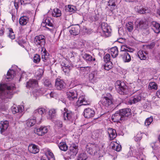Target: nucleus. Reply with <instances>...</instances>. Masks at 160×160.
I'll return each instance as SVG.
<instances>
[{
	"label": "nucleus",
	"instance_id": "obj_25",
	"mask_svg": "<svg viewBox=\"0 0 160 160\" xmlns=\"http://www.w3.org/2000/svg\"><path fill=\"white\" fill-rule=\"evenodd\" d=\"M98 78H99V76L98 72L97 71H94L89 75V79L91 82L96 81Z\"/></svg>",
	"mask_w": 160,
	"mask_h": 160
},
{
	"label": "nucleus",
	"instance_id": "obj_41",
	"mask_svg": "<svg viewBox=\"0 0 160 160\" xmlns=\"http://www.w3.org/2000/svg\"><path fill=\"white\" fill-rule=\"evenodd\" d=\"M105 63L103 65L104 68L105 70L108 71L112 67V62H105Z\"/></svg>",
	"mask_w": 160,
	"mask_h": 160
},
{
	"label": "nucleus",
	"instance_id": "obj_11",
	"mask_svg": "<svg viewBox=\"0 0 160 160\" xmlns=\"http://www.w3.org/2000/svg\"><path fill=\"white\" fill-rule=\"evenodd\" d=\"M84 95H82L79 97L78 100L75 102V105L78 107H80L82 105H88V102L86 100Z\"/></svg>",
	"mask_w": 160,
	"mask_h": 160
},
{
	"label": "nucleus",
	"instance_id": "obj_43",
	"mask_svg": "<svg viewBox=\"0 0 160 160\" xmlns=\"http://www.w3.org/2000/svg\"><path fill=\"white\" fill-rule=\"evenodd\" d=\"M148 88L150 89H154L156 90L158 88V86L156 83L154 82H150L148 85Z\"/></svg>",
	"mask_w": 160,
	"mask_h": 160
},
{
	"label": "nucleus",
	"instance_id": "obj_34",
	"mask_svg": "<svg viewBox=\"0 0 160 160\" xmlns=\"http://www.w3.org/2000/svg\"><path fill=\"white\" fill-rule=\"evenodd\" d=\"M52 16L54 17H58L61 16V11L58 8H55L53 9L52 13Z\"/></svg>",
	"mask_w": 160,
	"mask_h": 160
},
{
	"label": "nucleus",
	"instance_id": "obj_37",
	"mask_svg": "<svg viewBox=\"0 0 160 160\" xmlns=\"http://www.w3.org/2000/svg\"><path fill=\"white\" fill-rule=\"evenodd\" d=\"M46 112V109L43 108H38L35 110L34 112V115L36 116L38 114L40 115H42L44 114Z\"/></svg>",
	"mask_w": 160,
	"mask_h": 160
},
{
	"label": "nucleus",
	"instance_id": "obj_53",
	"mask_svg": "<svg viewBox=\"0 0 160 160\" xmlns=\"http://www.w3.org/2000/svg\"><path fill=\"white\" fill-rule=\"evenodd\" d=\"M112 148L118 152L120 151L122 149L121 145L117 144L116 145H114L113 146H112Z\"/></svg>",
	"mask_w": 160,
	"mask_h": 160
},
{
	"label": "nucleus",
	"instance_id": "obj_5",
	"mask_svg": "<svg viewBox=\"0 0 160 160\" xmlns=\"http://www.w3.org/2000/svg\"><path fill=\"white\" fill-rule=\"evenodd\" d=\"M34 44L38 47H41L42 49L45 48L44 47L46 43V38L42 35H40L35 37L34 40Z\"/></svg>",
	"mask_w": 160,
	"mask_h": 160
},
{
	"label": "nucleus",
	"instance_id": "obj_56",
	"mask_svg": "<svg viewBox=\"0 0 160 160\" xmlns=\"http://www.w3.org/2000/svg\"><path fill=\"white\" fill-rule=\"evenodd\" d=\"M90 19L93 22L98 20V15L96 14H94L91 16L90 18Z\"/></svg>",
	"mask_w": 160,
	"mask_h": 160
},
{
	"label": "nucleus",
	"instance_id": "obj_27",
	"mask_svg": "<svg viewBox=\"0 0 160 160\" xmlns=\"http://www.w3.org/2000/svg\"><path fill=\"white\" fill-rule=\"evenodd\" d=\"M110 52L112 58H116L118 53V48L116 46L111 48L110 49Z\"/></svg>",
	"mask_w": 160,
	"mask_h": 160
},
{
	"label": "nucleus",
	"instance_id": "obj_26",
	"mask_svg": "<svg viewBox=\"0 0 160 160\" xmlns=\"http://www.w3.org/2000/svg\"><path fill=\"white\" fill-rule=\"evenodd\" d=\"M108 6L106 9H109L110 11L112 12L113 10L115 9L116 7V4L115 3V0H109L108 2Z\"/></svg>",
	"mask_w": 160,
	"mask_h": 160
},
{
	"label": "nucleus",
	"instance_id": "obj_45",
	"mask_svg": "<svg viewBox=\"0 0 160 160\" xmlns=\"http://www.w3.org/2000/svg\"><path fill=\"white\" fill-rule=\"evenodd\" d=\"M52 20L49 18H48L46 19L44 21H43V23H45L46 25H48L49 26L52 27L53 25L52 23Z\"/></svg>",
	"mask_w": 160,
	"mask_h": 160
},
{
	"label": "nucleus",
	"instance_id": "obj_48",
	"mask_svg": "<svg viewBox=\"0 0 160 160\" xmlns=\"http://www.w3.org/2000/svg\"><path fill=\"white\" fill-rule=\"evenodd\" d=\"M153 120L152 117H150L147 118L145 122V125L146 126H148L152 122Z\"/></svg>",
	"mask_w": 160,
	"mask_h": 160
},
{
	"label": "nucleus",
	"instance_id": "obj_30",
	"mask_svg": "<svg viewBox=\"0 0 160 160\" xmlns=\"http://www.w3.org/2000/svg\"><path fill=\"white\" fill-rule=\"evenodd\" d=\"M83 58L88 63L92 61H95L96 60L94 58H93L91 55L87 53L84 54L83 55Z\"/></svg>",
	"mask_w": 160,
	"mask_h": 160
},
{
	"label": "nucleus",
	"instance_id": "obj_32",
	"mask_svg": "<svg viewBox=\"0 0 160 160\" xmlns=\"http://www.w3.org/2000/svg\"><path fill=\"white\" fill-rule=\"evenodd\" d=\"M61 66L66 68H72V64L69 60L65 59L63 61Z\"/></svg>",
	"mask_w": 160,
	"mask_h": 160
},
{
	"label": "nucleus",
	"instance_id": "obj_59",
	"mask_svg": "<svg viewBox=\"0 0 160 160\" xmlns=\"http://www.w3.org/2000/svg\"><path fill=\"white\" fill-rule=\"evenodd\" d=\"M147 9L144 8H141L138 10V12L141 14H144L147 12Z\"/></svg>",
	"mask_w": 160,
	"mask_h": 160
},
{
	"label": "nucleus",
	"instance_id": "obj_12",
	"mask_svg": "<svg viewBox=\"0 0 160 160\" xmlns=\"http://www.w3.org/2000/svg\"><path fill=\"white\" fill-rule=\"evenodd\" d=\"M48 131V129L46 127L42 126L37 128L36 130H35V132L38 135L42 136L47 133Z\"/></svg>",
	"mask_w": 160,
	"mask_h": 160
},
{
	"label": "nucleus",
	"instance_id": "obj_49",
	"mask_svg": "<svg viewBox=\"0 0 160 160\" xmlns=\"http://www.w3.org/2000/svg\"><path fill=\"white\" fill-rule=\"evenodd\" d=\"M45 155H47L50 158V160H55V158L53 153L50 150L48 151Z\"/></svg>",
	"mask_w": 160,
	"mask_h": 160
},
{
	"label": "nucleus",
	"instance_id": "obj_7",
	"mask_svg": "<svg viewBox=\"0 0 160 160\" xmlns=\"http://www.w3.org/2000/svg\"><path fill=\"white\" fill-rule=\"evenodd\" d=\"M86 148L87 152L91 155L95 154L99 150L98 145L95 143H88Z\"/></svg>",
	"mask_w": 160,
	"mask_h": 160
},
{
	"label": "nucleus",
	"instance_id": "obj_24",
	"mask_svg": "<svg viewBox=\"0 0 160 160\" xmlns=\"http://www.w3.org/2000/svg\"><path fill=\"white\" fill-rule=\"evenodd\" d=\"M152 29L155 32L159 33L160 32V24L156 22H152Z\"/></svg>",
	"mask_w": 160,
	"mask_h": 160
},
{
	"label": "nucleus",
	"instance_id": "obj_3",
	"mask_svg": "<svg viewBox=\"0 0 160 160\" xmlns=\"http://www.w3.org/2000/svg\"><path fill=\"white\" fill-rule=\"evenodd\" d=\"M111 31L110 26L107 23L102 22L98 30V32L101 36L107 38L111 36Z\"/></svg>",
	"mask_w": 160,
	"mask_h": 160
},
{
	"label": "nucleus",
	"instance_id": "obj_51",
	"mask_svg": "<svg viewBox=\"0 0 160 160\" xmlns=\"http://www.w3.org/2000/svg\"><path fill=\"white\" fill-rule=\"evenodd\" d=\"M103 58L105 62H111L110 61V56L109 54H106L104 56Z\"/></svg>",
	"mask_w": 160,
	"mask_h": 160
},
{
	"label": "nucleus",
	"instance_id": "obj_28",
	"mask_svg": "<svg viewBox=\"0 0 160 160\" xmlns=\"http://www.w3.org/2000/svg\"><path fill=\"white\" fill-rule=\"evenodd\" d=\"M80 28L78 26H75L72 27L71 29L69 30V32L71 35H78L80 32Z\"/></svg>",
	"mask_w": 160,
	"mask_h": 160
},
{
	"label": "nucleus",
	"instance_id": "obj_42",
	"mask_svg": "<svg viewBox=\"0 0 160 160\" xmlns=\"http://www.w3.org/2000/svg\"><path fill=\"white\" fill-rule=\"evenodd\" d=\"M133 23L131 22H129L126 24V28L129 32H131L133 29Z\"/></svg>",
	"mask_w": 160,
	"mask_h": 160
},
{
	"label": "nucleus",
	"instance_id": "obj_31",
	"mask_svg": "<svg viewBox=\"0 0 160 160\" xmlns=\"http://www.w3.org/2000/svg\"><path fill=\"white\" fill-rule=\"evenodd\" d=\"M29 20V18L26 16L21 17L19 19V23L22 26L26 25Z\"/></svg>",
	"mask_w": 160,
	"mask_h": 160
},
{
	"label": "nucleus",
	"instance_id": "obj_13",
	"mask_svg": "<svg viewBox=\"0 0 160 160\" xmlns=\"http://www.w3.org/2000/svg\"><path fill=\"white\" fill-rule=\"evenodd\" d=\"M95 113V112L93 110L88 108L84 110V115L85 118H90L94 116Z\"/></svg>",
	"mask_w": 160,
	"mask_h": 160
},
{
	"label": "nucleus",
	"instance_id": "obj_35",
	"mask_svg": "<svg viewBox=\"0 0 160 160\" xmlns=\"http://www.w3.org/2000/svg\"><path fill=\"white\" fill-rule=\"evenodd\" d=\"M59 149L64 151H67L68 148V147L66 144V142H62L58 145Z\"/></svg>",
	"mask_w": 160,
	"mask_h": 160
},
{
	"label": "nucleus",
	"instance_id": "obj_14",
	"mask_svg": "<svg viewBox=\"0 0 160 160\" xmlns=\"http://www.w3.org/2000/svg\"><path fill=\"white\" fill-rule=\"evenodd\" d=\"M65 83L63 80L59 79L56 80L55 87L58 90H62L65 87Z\"/></svg>",
	"mask_w": 160,
	"mask_h": 160
},
{
	"label": "nucleus",
	"instance_id": "obj_39",
	"mask_svg": "<svg viewBox=\"0 0 160 160\" xmlns=\"http://www.w3.org/2000/svg\"><path fill=\"white\" fill-rule=\"evenodd\" d=\"M15 75V71L13 70L9 69L7 72V78H13Z\"/></svg>",
	"mask_w": 160,
	"mask_h": 160
},
{
	"label": "nucleus",
	"instance_id": "obj_20",
	"mask_svg": "<svg viewBox=\"0 0 160 160\" xmlns=\"http://www.w3.org/2000/svg\"><path fill=\"white\" fill-rule=\"evenodd\" d=\"M28 150L30 152L34 154L38 153L39 151L38 146L33 144L28 146Z\"/></svg>",
	"mask_w": 160,
	"mask_h": 160
},
{
	"label": "nucleus",
	"instance_id": "obj_64",
	"mask_svg": "<svg viewBox=\"0 0 160 160\" xmlns=\"http://www.w3.org/2000/svg\"><path fill=\"white\" fill-rule=\"evenodd\" d=\"M41 160H50V158L47 155H45L42 157Z\"/></svg>",
	"mask_w": 160,
	"mask_h": 160
},
{
	"label": "nucleus",
	"instance_id": "obj_29",
	"mask_svg": "<svg viewBox=\"0 0 160 160\" xmlns=\"http://www.w3.org/2000/svg\"><path fill=\"white\" fill-rule=\"evenodd\" d=\"M56 115V111L55 109H52L50 110L48 112L47 115V118L48 119L51 120L54 118Z\"/></svg>",
	"mask_w": 160,
	"mask_h": 160
},
{
	"label": "nucleus",
	"instance_id": "obj_57",
	"mask_svg": "<svg viewBox=\"0 0 160 160\" xmlns=\"http://www.w3.org/2000/svg\"><path fill=\"white\" fill-rule=\"evenodd\" d=\"M32 1V0H20L21 5L30 4Z\"/></svg>",
	"mask_w": 160,
	"mask_h": 160
},
{
	"label": "nucleus",
	"instance_id": "obj_4",
	"mask_svg": "<svg viewBox=\"0 0 160 160\" xmlns=\"http://www.w3.org/2000/svg\"><path fill=\"white\" fill-rule=\"evenodd\" d=\"M116 89L118 93L121 95H127L129 92L128 87L123 82L117 81L115 83Z\"/></svg>",
	"mask_w": 160,
	"mask_h": 160
},
{
	"label": "nucleus",
	"instance_id": "obj_33",
	"mask_svg": "<svg viewBox=\"0 0 160 160\" xmlns=\"http://www.w3.org/2000/svg\"><path fill=\"white\" fill-rule=\"evenodd\" d=\"M159 144L157 142H152L150 144V146L154 152H156L160 150V147L159 145Z\"/></svg>",
	"mask_w": 160,
	"mask_h": 160
},
{
	"label": "nucleus",
	"instance_id": "obj_19",
	"mask_svg": "<svg viewBox=\"0 0 160 160\" xmlns=\"http://www.w3.org/2000/svg\"><path fill=\"white\" fill-rule=\"evenodd\" d=\"M141 95L140 94L135 95L130 98L128 101V102L131 104H135L140 102L141 100Z\"/></svg>",
	"mask_w": 160,
	"mask_h": 160
},
{
	"label": "nucleus",
	"instance_id": "obj_54",
	"mask_svg": "<svg viewBox=\"0 0 160 160\" xmlns=\"http://www.w3.org/2000/svg\"><path fill=\"white\" fill-rule=\"evenodd\" d=\"M102 133L100 132L96 131L93 134V136L95 138H100L101 136Z\"/></svg>",
	"mask_w": 160,
	"mask_h": 160
},
{
	"label": "nucleus",
	"instance_id": "obj_1",
	"mask_svg": "<svg viewBox=\"0 0 160 160\" xmlns=\"http://www.w3.org/2000/svg\"><path fill=\"white\" fill-rule=\"evenodd\" d=\"M15 88L14 84H0V97L2 99L11 98L13 94V91Z\"/></svg>",
	"mask_w": 160,
	"mask_h": 160
},
{
	"label": "nucleus",
	"instance_id": "obj_63",
	"mask_svg": "<svg viewBox=\"0 0 160 160\" xmlns=\"http://www.w3.org/2000/svg\"><path fill=\"white\" fill-rule=\"evenodd\" d=\"M155 45V42H152L150 43V44L148 45L147 46V47L149 48L152 49L154 47Z\"/></svg>",
	"mask_w": 160,
	"mask_h": 160
},
{
	"label": "nucleus",
	"instance_id": "obj_15",
	"mask_svg": "<svg viewBox=\"0 0 160 160\" xmlns=\"http://www.w3.org/2000/svg\"><path fill=\"white\" fill-rule=\"evenodd\" d=\"M9 126V122L8 121L5 120L1 121L0 123V128L1 129V133L3 134L8 128Z\"/></svg>",
	"mask_w": 160,
	"mask_h": 160
},
{
	"label": "nucleus",
	"instance_id": "obj_16",
	"mask_svg": "<svg viewBox=\"0 0 160 160\" xmlns=\"http://www.w3.org/2000/svg\"><path fill=\"white\" fill-rule=\"evenodd\" d=\"M38 86V81L35 79H30L27 82L26 87L27 88H34Z\"/></svg>",
	"mask_w": 160,
	"mask_h": 160
},
{
	"label": "nucleus",
	"instance_id": "obj_21",
	"mask_svg": "<svg viewBox=\"0 0 160 160\" xmlns=\"http://www.w3.org/2000/svg\"><path fill=\"white\" fill-rule=\"evenodd\" d=\"M108 133L110 140H113L117 136L116 130L112 128H109L108 129Z\"/></svg>",
	"mask_w": 160,
	"mask_h": 160
},
{
	"label": "nucleus",
	"instance_id": "obj_36",
	"mask_svg": "<svg viewBox=\"0 0 160 160\" xmlns=\"http://www.w3.org/2000/svg\"><path fill=\"white\" fill-rule=\"evenodd\" d=\"M12 112L14 114L18 112H21L23 110L22 106H18L16 107H13L12 108Z\"/></svg>",
	"mask_w": 160,
	"mask_h": 160
},
{
	"label": "nucleus",
	"instance_id": "obj_8",
	"mask_svg": "<svg viewBox=\"0 0 160 160\" xmlns=\"http://www.w3.org/2000/svg\"><path fill=\"white\" fill-rule=\"evenodd\" d=\"M123 121L128 120L131 115V110L128 108H125L119 110Z\"/></svg>",
	"mask_w": 160,
	"mask_h": 160
},
{
	"label": "nucleus",
	"instance_id": "obj_10",
	"mask_svg": "<svg viewBox=\"0 0 160 160\" xmlns=\"http://www.w3.org/2000/svg\"><path fill=\"white\" fill-rule=\"evenodd\" d=\"M67 98L72 103L74 104L75 101L77 98V94L76 91L71 90L67 92L66 93Z\"/></svg>",
	"mask_w": 160,
	"mask_h": 160
},
{
	"label": "nucleus",
	"instance_id": "obj_22",
	"mask_svg": "<svg viewBox=\"0 0 160 160\" xmlns=\"http://www.w3.org/2000/svg\"><path fill=\"white\" fill-rule=\"evenodd\" d=\"M42 59L44 62L49 61V59L48 57V53L45 48H43L41 51Z\"/></svg>",
	"mask_w": 160,
	"mask_h": 160
},
{
	"label": "nucleus",
	"instance_id": "obj_60",
	"mask_svg": "<svg viewBox=\"0 0 160 160\" xmlns=\"http://www.w3.org/2000/svg\"><path fill=\"white\" fill-rule=\"evenodd\" d=\"M20 2L19 0H15L14 3V6L17 9V11L19 8V5Z\"/></svg>",
	"mask_w": 160,
	"mask_h": 160
},
{
	"label": "nucleus",
	"instance_id": "obj_52",
	"mask_svg": "<svg viewBox=\"0 0 160 160\" xmlns=\"http://www.w3.org/2000/svg\"><path fill=\"white\" fill-rule=\"evenodd\" d=\"M44 84L46 87H52L51 82L49 79H45L44 82Z\"/></svg>",
	"mask_w": 160,
	"mask_h": 160
},
{
	"label": "nucleus",
	"instance_id": "obj_17",
	"mask_svg": "<svg viewBox=\"0 0 160 160\" xmlns=\"http://www.w3.org/2000/svg\"><path fill=\"white\" fill-rule=\"evenodd\" d=\"M112 120L114 122H119L120 121H123L119 110L116 112L114 114L112 115Z\"/></svg>",
	"mask_w": 160,
	"mask_h": 160
},
{
	"label": "nucleus",
	"instance_id": "obj_6",
	"mask_svg": "<svg viewBox=\"0 0 160 160\" xmlns=\"http://www.w3.org/2000/svg\"><path fill=\"white\" fill-rule=\"evenodd\" d=\"M61 110L64 120L72 122L75 119L74 115L71 111L68 110L66 108Z\"/></svg>",
	"mask_w": 160,
	"mask_h": 160
},
{
	"label": "nucleus",
	"instance_id": "obj_44",
	"mask_svg": "<svg viewBox=\"0 0 160 160\" xmlns=\"http://www.w3.org/2000/svg\"><path fill=\"white\" fill-rule=\"evenodd\" d=\"M8 37L11 39H14L15 38V35L13 32L12 29L11 28L9 29Z\"/></svg>",
	"mask_w": 160,
	"mask_h": 160
},
{
	"label": "nucleus",
	"instance_id": "obj_58",
	"mask_svg": "<svg viewBox=\"0 0 160 160\" xmlns=\"http://www.w3.org/2000/svg\"><path fill=\"white\" fill-rule=\"evenodd\" d=\"M142 138V135L141 133H138L135 137V140L136 141H140Z\"/></svg>",
	"mask_w": 160,
	"mask_h": 160
},
{
	"label": "nucleus",
	"instance_id": "obj_61",
	"mask_svg": "<svg viewBox=\"0 0 160 160\" xmlns=\"http://www.w3.org/2000/svg\"><path fill=\"white\" fill-rule=\"evenodd\" d=\"M72 7L71 5H68V7L66 8L67 10L70 12L74 11V9Z\"/></svg>",
	"mask_w": 160,
	"mask_h": 160
},
{
	"label": "nucleus",
	"instance_id": "obj_62",
	"mask_svg": "<svg viewBox=\"0 0 160 160\" xmlns=\"http://www.w3.org/2000/svg\"><path fill=\"white\" fill-rule=\"evenodd\" d=\"M18 44L20 45L22 47L24 48V45L25 43V41H24L23 40H21L20 41H19L18 42Z\"/></svg>",
	"mask_w": 160,
	"mask_h": 160
},
{
	"label": "nucleus",
	"instance_id": "obj_50",
	"mask_svg": "<svg viewBox=\"0 0 160 160\" xmlns=\"http://www.w3.org/2000/svg\"><path fill=\"white\" fill-rule=\"evenodd\" d=\"M41 60L40 56L39 55L36 54L33 57V62H34L38 63Z\"/></svg>",
	"mask_w": 160,
	"mask_h": 160
},
{
	"label": "nucleus",
	"instance_id": "obj_2",
	"mask_svg": "<svg viewBox=\"0 0 160 160\" xmlns=\"http://www.w3.org/2000/svg\"><path fill=\"white\" fill-rule=\"evenodd\" d=\"M114 101L112 95L110 93H107L102 95L99 103L105 108L109 109L113 106Z\"/></svg>",
	"mask_w": 160,
	"mask_h": 160
},
{
	"label": "nucleus",
	"instance_id": "obj_47",
	"mask_svg": "<svg viewBox=\"0 0 160 160\" xmlns=\"http://www.w3.org/2000/svg\"><path fill=\"white\" fill-rule=\"evenodd\" d=\"M37 119V118L36 117L35 119H30L29 120L28 122V125L30 127L33 126L36 123Z\"/></svg>",
	"mask_w": 160,
	"mask_h": 160
},
{
	"label": "nucleus",
	"instance_id": "obj_9",
	"mask_svg": "<svg viewBox=\"0 0 160 160\" xmlns=\"http://www.w3.org/2000/svg\"><path fill=\"white\" fill-rule=\"evenodd\" d=\"M78 152V147L74 145L69 147L68 151L67 153L68 157L70 158H73L77 154Z\"/></svg>",
	"mask_w": 160,
	"mask_h": 160
},
{
	"label": "nucleus",
	"instance_id": "obj_23",
	"mask_svg": "<svg viewBox=\"0 0 160 160\" xmlns=\"http://www.w3.org/2000/svg\"><path fill=\"white\" fill-rule=\"evenodd\" d=\"M138 28L141 29H145L148 28L147 22L145 20H140L137 24Z\"/></svg>",
	"mask_w": 160,
	"mask_h": 160
},
{
	"label": "nucleus",
	"instance_id": "obj_40",
	"mask_svg": "<svg viewBox=\"0 0 160 160\" xmlns=\"http://www.w3.org/2000/svg\"><path fill=\"white\" fill-rule=\"evenodd\" d=\"M43 73V71L42 70L38 71L35 73V77L36 79L38 80H40L42 77Z\"/></svg>",
	"mask_w": 160,
	"mask_h": 160
},
{
	"label": "nucleus",
	"instance_id": "obj_18",
	"mask_svg": "<svg viewBox=\"0 0 160 160\" xmlns=\"http://www.w3.org/2000/svg\"><path fill=\"white\" fill-rule=\"evenodd\" d=\"M120 55L124 62H129L131 60L130 55L126 52H122L120 54Z\"/></svg>",
	"mask_w": 160,
	"mask_h": 160
},
{
	"label": "nucleus",
	"instance_id": "obj_46",
	"mask_svg": "<svg viewBox=\"0 0 160 160\" xmlns=\"http://www.w3.org/2000/svg\"><path fill=\"white\" fill-rule=\"evenodd\" d=\"M87 159L88 157L86 154L82 153L79 155L78 160H87Z\"/></svg>",
	"mask_w": 160,
	"mask_h": 160
},
{
	"label": "nucleus",
	"instance_id": "obj_38",
	"mask_svg": "<svg viewBox=\"0 0 160 160\" xmlns=\"http://www.w3.org/2000/svg\"><path fill=\"white\" fill-rule=\"evenodd\" d=\"M147 53L144 51H138V54L139 58L141 60H145L146 59L147 57L145 54Z\"/></svg>",
	"mask_w": 160,
	"mask_h": 160
},
{
	"label": "nucleus",
	"instance_id": "obj_55",
	"mask_svg": "<svg viewBox=\"0 0 160 160\" xmlns=\"http://www.w3.org/2000/svg\"><path fill=\"white\" fill-rule=\"evenodd\" d=\"M63 71L65 73V74H68L70 72L71 68L65 67L62 66Z\"/></svg>",
	"mask_w": 160,
	"mask_h": 160
}]
</instances>
